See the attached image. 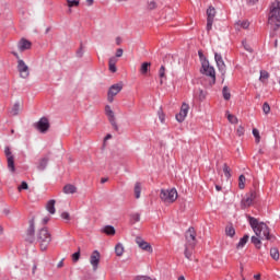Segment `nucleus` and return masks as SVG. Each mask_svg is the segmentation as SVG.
<instances>
[{
  "label": "nucleus",
  "instance_id": "1",
  "mask_svg": "<svg viewBox=\"0 0 280 280\" xmlns=\"http://www.w3.org/2000/svg\"><path fill=\"white\" fill-rule=\"evenodd\" d=\"M247 222L256 236H252V244L256 246L261 245V240H267L268 242H275L277 237L270 234V228L265 222H260L259 219L255 217L247 215Z\"/></svg>",
  "mask_w": 280,
  "mask_h": 280
},
{
  "label": "nucleus",
  "instance_id": "2",
  "mask_svg": "<svg viewBox=\"0 0 280 280\" xmlns=\"http://www.w3.org/2000/svg\"><path fill=\"white\" fill-rule=\"evenodd\" d=\"M198 56L201 62V73L210 78L209 85L213 86L215 84V68L209 63V59L205 56L202 50H198Z\"/></svg>",
  "mask_w": 280,
  "mask_h": 280
},
{
  "label": "nucleus",
  "instance_id": "3",
  "mask_svg": "<svg viewBox=\"0 0 280 280\" xmlns=\"http://www.w3.org/2000/svg\"><path fill=\"white\" fill-rule=\"evenodd\" d=\"M268 23L273 27L275 32L280 27V2L275 1L270 5Z\"/></svg>",
  "mask_w": 280,
  "mask_h": 280
},
{
  "label": "nucleus",
  "instance_id": "4",
  "mask_svg": "<svg viewBox=\"0 0 280 280\" xmlns=\"http://www.w3.org/2000/svg\"><path fill=\"white\" fill-rule=\"evenodd\" d=\"M37 242L40 246V250H47L49 244H51V234L46 228L40 229L37 233Z\"/></svg>",
  "mask_w": 280,
  "mask_h": 280
},
{
  "label": "nucleus",
  "instance_id": "5",
  "mask_svg": "<svg viewBox=\"0 0 280 280\" xmlns=\"http://www.w3.org/2000/svg\"><path fill=\"white\" fill-rule=\"evenodd\" d=\"M160 198L162 202H166V205H172V202H176V199L178 198V191L176 190V188L161 189Z\"/></svg>",
  "mask_w": 280,
  "mask_h": 280
},
{
  "label": "nucleus",
  "instance_id": "6",
  "mask_svg": "<svg viewBox=\"0 0 280 280\" xmlns=\"http://www.w3.org/2000/svg\"><path fill=\"white\" fill-rule=\"evenodd\" d=\"M34 128L37 129L42 135L47 133L50 128L49 118L42 117L37 122L34 124Z\"/></svg>",
  "mask_w": 280,
  "mask_h": 280
},
{
  "label": "nucleus",
  "instance_id": "7",
  "mask_svg": "<svg viewBox=\"0 0 280 280\" xmlns=\"http://www.w3.org/2000/svg\"><path fill=\"white\" fill-rule=\"evenodd\" d=\"M121 89H124V84L121 83H116L113 84L108 92H107V101L113 104L114 100H115V95H117L118 93H121Z\"/></svg>",
  "mask_w": 280,
  "mask_h": 280
},
{
  "label": "nucleus",
  "instance_id": "8",
  "mask_svg": "<svg viewBox=\"0 0 280 280\" xmlns=\"http://www.w3.org/2000/svg\"><path fill=\"white\" fill-rule=\"evenodd\" d=\"M185 237H186L185 246H190V248H195L196 247V230L190 226L186 231Z\"/></svg>",
  "mask_w": 280,
  "mask_h": 280
},
{
  "label": "nucleus",
  "instance_id": "9",
  "mask_svg": "<svg viewBox=\"0 0 280 280\" xmlns=\"http://www.w3.org/2000/svg\"><path fill=\"white\" fill-rule=\"evenodd\" d=\"M214 60L217 63V67L219 71L221 72L222 78L226 75V63H224V59L222 58V54L215 52L214 54Z\"/></svg>",
  "mask_w": 280,
  "mask_h": 280
},
{
  "label": "nucleus",
  "instance_id": "10",
  "mask_svg": "<svg viewBox=\"0 0 280 280\" xmlns=\"http://www.w3.org/2000/svg\"><path fill=\"white\" fill-rule=\"evenodd\" d=\"M18 71L20 73V78H23L24 80L30 78V67L26 66L23 59L18 60Z\"/></svg>",
  "mask_w": 280,
  "mask_h": 280
},
{
  "label": "nucleus",
  "instance_id": "11",
  "mask_svg": "<svg viewBox=\"0 0 280 280\" xmlns=\"http://www.w3.org/2000/svg\"><path fill=\"white\" fill-rule=\"evenodd\" d=\"M4 154L7 156L8 167L10 172H16V167L14 166V155L12 154V150L10 149V147L4 148Z\"/></svg>",
  "mask_w": 280,
  "mask_h": 280
},
{
  "label": "nucleus",
  "instance_id": "12",
  "mask_svg": "<svg viewBox=\"0 0 280 280\" xmlns=\"http://www.w3.org/2000/svg\"><path fill=\"white\" fill-rule=\"evenodd\" d=\"M35 233H36V229H35V225H34V220H31L30 221V226L26 231V238H25V241L28 242V244H34Z\"/></svg>",
  "mask_w": 280,
  "mask_h": 280
},
{
  "label": "nucleus",
  "instance_id": "13",
  "mask_svg": "<svg viewBox=\"0 0 280 280\" xmlns=\"http://www.w3.org/2000/svg\"><path fill=\"white\" fill-rule=\"evenodd\" d=\"M187 113H189V105L187 103H183L179 113L175 116L176 120L179 124H183V121H185V118L187 117Z\"/></svg>",
  "mask_w": 280,
  "mask_h": 280
},
{
  "label": "nucleus",
  "instance_id": "14",
  "mask_svg": "<svg viewBox=\"0 0 280 280\" xmlns=\"http://www.w3.org/2000/svg\"><path fill=\"white\" fill-rule=\"evenodd\" d=\"M102 255L100 254V252L97 249H95L91 256H90V264L93 267V270H97L98 266H100V259H101Z\"/></svg>",
  "mask_w": 280,
  "mask_h": 280
},
{
  "label": "nucleus",
  "instance_id": "15",
  "mask_svg": "<svg viewBox=\"0 0 280 280\" xmlns=\"http://www.w3.org/2000/svg\"><path fill=\"white\" fill-rule=\"evenodd\" d=\"M136 243L138 244L139 248H141V250L153 253L152 245H150V243L145 242L143 238L137 237Z\"/></svg>",
  "mask_w": 280,
  "mask_h": 280
},
{
  "label": "nucleus",
  "instance_id": "16",
  "mask_svg": "<svg viewBox=\"0 0 280 280\" xmlns=\"http://www.w3.org/2000/svg\"><path fill=\"white\" fill-rule=\"evenodd\" d=\"M47 165H49V155H45L44 158L39 159L37 163L38 172H45V170H47Z\"/></svg>",
  "mask_w": 280,
  "mask_h": 280
},
{
  "label": "nucleus",
  "instance_id": "17",
  "mask_svg": "<svg viewBox=\"0 0 280 280\" xmlns=\"http://www.w3.org/2000/svg\"><path fill=\"white\" fill-rule=\"evenodd\" d=\"M18 49L20 51H25L27 49H32V42L25 39V38H22L19 44H18Z\"/></svg>",
  "mask_w": 280,
  "mask_h": 280
},
{
  "label": "nucleus",
  "instance_id": "18",
  "mask_svg": "<svg viewBox=\"0 0 280 280\" xmlns=\"http://www.w3.org/2000/svg\"><path fill=\"white\" fill-rule=\"evenodd\" d=\"M46 209L50 215H54L56 213V200L50 199L46 205Z\"/></svg>",
  "mask_w": 280,
  "mask_h": 280
},
{
  "label": "nucleus",
  "instance_id": "19",
  "mask_svg": "<svg viewBox=\"0 0 280 280\" xmlns=\"http://www.w3.org/2000/svg\"><path fill=\"white\" fill-rule=\"evenodd\" d=\"M108 65H109V71L112 73H117V58L116 57H110L108 60Z\"/></svg>",
  "mask_w": 280,
  "mask_h": 280
},
{
  "label": "nucleus",
  "instance_id": "20",
  "mask_svg": "<svg viewBox=\"0 0 280 280\" xmlns=\"http://www.w3.org/2000/svg\"><path fill=\"white\" fill-rule=\"evenodd\" d=\"M78 191V187H75L74 185L72 184H68L66 186H63V194H77Z\"/></svg>",
  "mask_w": 280,
  "mask_h": 280
},
{
  "label": "nucleus",
  "instance_id": "21",
  "mask_svg": "<svg viewBox=\"0 0 280 280\" xmlns=\"http://www.w3.org/2000/svg\"><path fill=\"white\" fill-rule=\"evenodd\" d=\"M192 250H194V248H191V246L185 245L184 255H185L186 259H189V261L194 260V258H192L194 252Z\"/></svg>",
  "mask_w": 280,
  "mask_h": 280
},
{
  "label": "nucleus",
  "instance_id": "22",
  "mask_svg": "<svg viewBox=\"0 0 280 280\" xmlns=\"http://www.w3.org/2000/svg\"><path fill=\"white\" fill-rule=\"evenodd\" d=\"M101 231L102 233H105V235H115L116 233L115 226L113 225H105Z\"/></svg>",
  "mask_w": 280,
  "mask_h": 280
},
{
  "label": "nucleus",
  "instance_id": "23",
  "mask_svg": "<svg viewBox=\"0 0 280 280\" xmlns=\"http://www.w3.org/2000/svg\"><path fill=\"white\" fill-rule=\"evenodd\" d=\"M249 238L250 236L248 234H245L237 243L236 248H244L246 244H248Z\"/></svg>",
  "mask_w": 280,
  "mask_h": 280
},
{
  "label": "nucleus",
  "instance_id": "24",
  "mask_svg": "<svg viewBox=\"0 0 280 280\" xmlns=\"http://www.w3.org/2000/svg\"><path fill=\"white\" fill-rule=\"evenodd\" d=\"M133 192H135V198L137 199L141 198V182H137L135 184Z\"/></svg>",
  "mask_w": 280,
  "mask_h": 280
},
{
  "label": "nucleus",
  "instance_id": "25",
  "mask_svg": "<svg viewBox=\"0 0 280 280\" xmlns=\"http://www.w3.org/2000/svg\"><path fill=\"white\" fill-rule=\"evenodd\" d=\"M253 202H254L253 198L246 197V198L242 199L241 205H242L243 209H248V207H250L253 205Z\"/></svg>",
  "mask_w": 280,
  "mask_h": 280
},
{
  "label": "nucleus",
  "instance_id": "26",
  "mask_svg": "<svg viewBox=\"0 0 280 280\" xmlns=\"http://www.w3.org/2000/svg\"><path fill=\"white\" fill-rule=\"evenodd\" d=\"M68 3V13L71 14V8H78V5H80V0H66Z\"/></svg>",
  "mask_w": 280,
  "mask_h": 280
},
{
  "label": "nucleus",
  "instance_id": "27",
  "mask_svg": "<svg viewBox=\"0 0 280 280\" xmlns=\"http://www.w3.org/2000/svg\"><path fill=\"white\" fill-rule=\"evenodd\" d=\"M21 110V103L18 101L14 103L12 109L10 110V114L13 116L19 115V112Z\"/></svg>",
  "mask_w": 280,
  "mask_h": 280
},
{
  "label": "nucleus",
  "instance_id": "28",
  "mask_svg": "<svg viewBox=\"0 0 280 280\" xmlns=\"http://www.w3.org/2000/svg\"><path fill=\"white\" fill-rule=\"evenodd\" d=\"M152 66L151 62H143L140 67V73L142 75H145V73H148V71L150 70V67Z\"/></svg>",
  "mask_w": 280,
  "mask_h": 280
},
{
  "label": "nucleus",
  "instance_id": "29",
  "mask_svg": "<svg viewBox=\"0 0 280 280\" xmlns=\"http://www.w3.org/2000/svg\"><path fill=\"white\" fill-rule=\"evenodd\" d=\"M270 257H272L275 259V261H279V257H280L279 248L272 247L270 249Z\"/></svg>",
  "mask_w": 280,
  "mask_h": 280
},
{
  "label": "nucleus",
  "instance_id": "30",
  "mask_svg": "<svg viewBox=\"0 0 280 280\" xmlns=\"http://www.w3.org/2000/svg\"><path fill=\"white\" fill-rule=\"evenodd\" d=\"M207 19H211V20L215 19V8L209 7L207 9Z\"/></svg>",
  "mask_w": 280,
  "mask_h": 280
},
{
  "label": "nucleus",
  "instance_id": "31",
  "mask_svg": "<svg viewBox=\"0 0 280 280\" xmlns=\"http://www.w3.org/2000/svg\"><path fill=\"white\" fill-rule=\"evenodd\" d=\"M115 253H116L117 257H121V255H124V244L118 243L115 246Z\"/></svg>",
  "mask_w": 280,
  "mask_h": 280
},
{
  "label": "nucleus",
  "instance_id": "32",
  "mask_svg": "<svg viewBox=\"0 0 280 280\" xmlns=\"http://www.w3.org/2000/svg\"><path fill=\"white\" fill-rule=\"evenodd\" d=\"M222 95H223V100H225L226 102H229V100H231V92L229 91V86H223L222 90Z\"/></svg>",
  "mask_w": 280,
  "mask_h": 280
},
{
  "label": "nucleus",
  "instance_id": "33",
  "mask_svg": "<svg viewBox=\"0 0 280 280\" xmlns=\"http://www.w3.org/2000/svg\"><path fill=\"white\" fill-rule=\"evenodd\" d=\"M246 187V176L240 175L238 177V188L244 189Z\"/></svg>",
  "mask_w": 280,
  "mask_h": 280
},
{
  "label": "nucleus",
  "instance_id": "34",
  "mask_svg": "<svg viewBox=\"0 0 280 280\" xmlns=\"http://www.w3.org/2000/svg\"><path fill=\"white\" fill-rule=\"evenodd\" d=\"M270 78V74L266 70H260V77L259 80L260 82H266Z\"/></svg>",
  "mask_w": 280,
  "mask_h": 280
},
{
  "label": "nucleus",
  "instance_id": "35",
  "mask_svg": "<svg viewBox=\"0 0 280 280\" xmlns=\"http://www.w3.org/2000/svg\"><path fill=\"white\" fill-rule=\"evenodd\" d=\"M110 125L113 126L114 130L116 132H119V126L117 125V120L115 119V116H112L108 118Z\"/></svg>",
  "mask_w": 280,
  "mask_h": 280
},
{
  "label": "nucleus",
  "instance_id": "36",
  "mask_svg": "<svg viewBox=\"0 0 280 280\" xmlns=\"http://www.w3.org/2000/svg\"><path fill=\"white\" fill-rule=\"evenodd\" d=\"M225 234L229 236V237H235V228L234 226H228L225 229Z\"/></svg>",
  "mask_w": 280,
  "mask_h": 280
},
{
  "label": "nucleus",
  "instance_id": "37",
  "mask_svg": "<svg viewBox=\"0 0 280 280\" xmlns=\"http://www.w3.org/2000/svg\"><path fill=\"white\" fill-rule=\"evenodd\" d=\"M105 114L107 115L108 119H110V117H115V112H113L110 105L105 106Z\"/></svg>",
  "mask_w": 280,
  "mask_h": 280
},
{
  "label": "nucleus",
  "instance_id": "38",
  "mask_svg": "<svg viewBox=\"0 0 280 280\" xmlns=\"http://www.w3.org/2000/svg\"><path fill=\"white\" fill-rule=\"evenodd\" d=\"M223 174L225 178H231V168L228 164H223Z\"/></svg>",
  "mask_w": 280,
  "mask_h": 280
},
{
  "label": "nucleus",
  "instance_id": "39",
  "mask_svg": "<svg viewBox=\"0 0 280 280\" xmlns=\"http://www.w3.org/2000/svg\"><path fill=\"white\" fill-rule=\"evenodd\" d=\"M213 21L214 20L207 19V26H206L207 32H211V30L213 27Z\"/></svg>",
  "mask_w": 280,
  "mask_h": 280
},
{
  "label": "nucleus",
  "instance_id": "40",
  "mask_svg": "<svg viewBox=\"0 0 280 280\" xmlns=\"http://www.w3.org/2000/svg\"><path fill=\"white\" fill-rule=\"evenodd\" d=\"M228 120L230 124H237V117H235V115L228 114Z\"/></svg>",
  "mask_w": 280,
  "mask_h": 280
},
{
  "label": "nucleus",
  "instance_id": "41",
  "mask_svg": "<svg viewBox=\"0 0 280 280\" xmlns=\"http://www.w3.org/2000/svg\"><path fill=\"white\" fill-rule=\"evenodd\" d=\"M262 113H265V115H268L270 113V104L268 103L262 104Z\"/></svg>",
  "mask_w": 280,
  "mask_h": 280
},
{
  "label": "nucleus",
  "instance_id": "42",
  "mask_svg": "<svg viewBox=\"0 0 280 280\" xmlns=\"http://www.w3.org/2000/svg\"><path fill=\"white\" fill-rule=\"evenodd\" d=\"M253 136L256 139V143H259L261 137L259 136V130L258 129H253Z\"/></svg>",
  "mask_w": 280,
  "mask_h": 280
},
{
  "label": "nucleus",
  "instance_id": "43",
  "mask_svg": "<svg viewBox=\"0 0 280 280\" xmlns=\"http://www.w3.org/2000/svg\"><path fill=\"white\" fill-rule=\"evenodd\" d=\"M19 191H23V189H30L27 182H22V184L18 187Z\"/></svg>",
  "mask_w": 280,
  "mask_h": 280
},
{
  "label": "nucleus",
  "instance_id": "44",
  "mask_svg": "<svg viewBox=\"0 0 280 280\" xmlns=\"http://www.w3.org/2000/svg\"><path fill=\"white\" fill-rule=\"evenodd\" d=\"M131 220H133V222H140L141 214H139V213L131 214Z\"/></svg>",
  "mask_w": 280,
  "mask_h": 280
},
{
  "label": "nucleus",
  "instance_id": "45",
  "mask_svg": "<svg viewBox=\"0 0 280 280\" xmlns=\"http://www.w3.org/2000/svg\"><path fill=\"white\" fill-rule=\"evenodd\" d=\"M243 47L246 51H249V54H253V48L250 47V45H248V43L243 42Z\"/></svg>",
  "mask_w": 280,
  "mask_h": 280
},
{
  "label": "nucleus",
  "instance_id": "46",
  "mask_svg": "<svg viewBox=\"0 0 280 280\" xmlns=\"http://www.w3.org/2000/svg\"><path fill=\"white\" fill-rule=\"evenodd\" d=\"M158 115H159L160 121L163 124V121H165V114H163V109H160L158 112Z\"/></svg>",
  "mask_w": 280,
  "mask_h": 280
},
{
  "label": "nucleus",
  "instance_id": "47",
  "mask_svg": "<svg viewBox=\"0 0 280 280\" xmlns=\"http://www.w3.org/2000/svg\"><path fill=\"white\" fill-rule=\"evenodd\" d=\"M159 75L161 79L165 78V66H161Z\"/></svg>",
  "mask_w": 280,
  "mask_h": 280
},
{
  "label": "nucleus",
  "instance_id": "48",
  "mask_svg": "<svg viewBox=\"0 0 280 280\" xmlns=\"http://www.w3.org/2000/svg\"><path fill=\"white\" fill-rule=\"evenodd\" d=\"M80 260V252H77L74 254H72V261H79Z\"/></svg>",
  "mask_w": 280,
  "mask_h": 280
},
{
  "label": "nucleus",
  "instance_id": "49",
  "mask_svg": "<svg viewBox=\"0 0 280 280\" xmlns=\"http://www.w3.org/2000/svg\"><path fill=\"white\" fill-rule=\"evenodd\" d=\"M236 135H238V137H243L244 135V127L240 126L236 130Z\"/></svg>",
  "mask_w": 280,
  "mask_h": 280
},
{
  "label": "nucleus",
  "instance_id": "50",
  "mask_svg": "<svg viewBox=\"0 0 280 280\" xmlns=\"http://www.w3.org/2000/svg\"><path fill=\"white\" fill-rule=\"evenodd\" d=\"M61 218H62V220H71L69 212H62Z\"/></svg>",
  "mask_w": 280,
  "mask_h": 280
},
{
  "label": "nucleus",
  "instance_id": "51",
  "mask_svg": "<svg viewBox=\"0 0 280 280\" xmlns=\"http://www.w3.org/2000/svg\"><path fill=\"white\" fill-rule=\"evenodd\" d=\"M250 26V23L246 22V21H243L241 23V27H243V30H248V27Z\"/></svg>",
  "mask_w": 280,
  "mask_h": 280
},
{
  "label": "nucleus",
  "instance_id": "52",
  "mask_svg": "<svg viewBox=\"0 0 280 280\" xmlns=\"http://www.w3.org/2000/svg\"><path fill=\"white\" fill-rule=\"evenodd\" d=\"M121 56H124V49L118 48V49L116 50V58H121Z\"/></svg>",
  "mask_w": 280,
  "mask_h": 280
},
{
  "label": "nucleus",
  "instance_id": "53",
  "mask_svg": "<svg viewBox=\"0 0 280 280\" xmlns=\"http://www.w3.org/2000/svg\"><path fill=\"white\" fill-rule=\"evenodd\" d=\"M148 8H149L150 10H155V8H156V2H154V1L149 2Z\"/></svg>",
  "mask_w": 280,
  "mask_h": 280
},
{
  "label": "nucleus",
  "instance_id": "54",
  "mask_svg": "<svg viewBox=\"0 0 280 280\" xmlns=\"http://www.w3.org/2000/svg\"><path fill=\"white\" fill-rule=\"evenodd\" d=\"M248 197L252 198V201H255V198H257V192L252 191Z\"/></svg>",
  "mask_w": 280,
  "mask_h": 280
},
{
  "label": "nucleus",
  "instance_id": "55",
  "mask_svg": "<svg viewBox=\"0 0 280 280\" xmlns=\"http://www.w3.org/2000/svg\"><path fill=\"white\" fill-rule=\"evenodd\" d=\"M256 3H259V0H248L249 5H255Z\"/></svg>",
  "mask_w": 280,
  "mask_h": 280
},
{
  "label": "nucleus",
  "instance_id": "56",
  "mask_svg": "<svg viewBox=\"0 0 280 280\" xmlns=\"http://www.w3.org/2000/svg\"><path fill=\"white\" fill-rule=\"evenodd\" d=\"M47 222H49V217H45V218L43 219V224H47Z\"/></svg>",
  "mask_w": 280,
  "mask_h": 280
},
{
  "label": "nucleus",
  "instance_id": "57",
  "mask_svg": "<svg viewBox=\"0 0 280 280\" xmlns=\"http://www.w3.org/2000/svg\"><path fill=\"white\" fill-rule=\"evenodd\" d=\"M101 183H102V185H104V183H108V178L103 177V178L101 179Z\"/></svg>",
  "mask_w": 280,
  "mask_h": 280
},
{
  "label": "nucleus",
  "instance_id": "58",
  "mask_svg": "<svg viewBox=\"0 0 280 280\" xmlns=\"http://www.w3.org/2000/svg\"><path fill=\"white\" fill-rule=\"evenodd\" d=\"M116 45H121V37L116 38Z\"/></svg>",
  "mask_w": 280,
  "mask_h": 280
},
{
  "label": "nucleus",
  "instance_id": "59",
  "mask_svg": "<svg viewBox=\"0 0 280 280\" xmlns=\"http://www.w3.org/2000/svg\"><path fill=\"white\" fill-rule=\"evenodd\" d=\"M254 279H256V280L261 279V275H259V273L255 275V276H254Z\"/></svg>",
  "mask_w": 280,
  "mask_h": 280
},
{
  "label": "nucleus",
  "instance_id": "60",
  "mask_svg": "<svg viewBox=\"0 0 280 280\" xmlns=\"http://www.w3.org/2000/svg\"><path fill=\"white\" fill-rule=\"evenodd\" d=\"M77 56H79V58H82V49L77 51Z\"/></svg>",
  "mask_w": 280,
  "mask_h": 280
},
{
  "label": "nucleus",
  "instance_id": "61",
  "mask_svg": "<svg viewBox=\"0 0 280 280\" xmlns=\"http://www.w3.org/2000/svg\"><path fill=\"white\" fill-rule=\"evenodd\" d=\"M215 189H217V191H222V186L215 185Z\"/></svg>",
  "mask_w": 280,
  "mask_h": 280
},
{
  "label": "nucleus",
  "instance_id": "62",
  "mask_svg": "<svg viewBox=\"0 0 280 280\" xmlns=\"http://www.w3.org/2000/svg\"><path fill=\"white\" fill-rule=\"evenodd\" d=\"M13 54V56L18 59V60H21V58L19 57V52H12Z\"/></svg>",
  "mask_w": 280,
  "mask_h": 280
},
{
  "label": "nucleus",
  "instance_id": "63",
  "mask_svg": "<svg viewBox=\"0 0 280 280\" xmlns=\"http://www.w3.org/2000/svg\"><path fill=\"white\" fill-rule=\"evenodd\" d=\"M88 1V5H93V1L95 0H86Z\"/></svg>",
  "mask_w": 280,
  "mask_h": 280
},
{
  "label": "nucleus",
  "instance_id": "64",
  "mask_svg": "<svg viewBox=\"0 0 280 280\" xmlns=\"http://www.w3.org/2000/svg\"><path fill=\"white\" fill-rule=\"evenodd\" d=\"M178 280H185V276H180Z\"/></svg>",
  "mask_w": 280,
  "mask_h": 280
}]
</instances>
